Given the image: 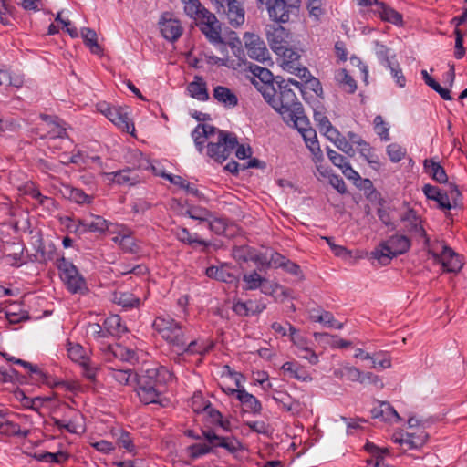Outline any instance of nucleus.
<instances>
[{
    "label": "nucleus",
    "mask_w": 467,
    "mask_h": 467,
    "mask_svg": "<svg viewBox=\"0 0 467 467\" xmlns=\"http://www.w3.org/2000/svg\"><path fill=\"white\" fill-rule=\"evenodd\" d=\"M192 138L200 153L206 144L207 155L218 162L224 161L237 146L234 134L220 130L210 124H198L192 132Z\"/></svg>",
    "instance_id": "f257e3e1"
},
{
    "label": "nucleus",
    "mask_w": 467,
    "mask_h": 467,
    "mask_svg": "<svg viewBox=\"0 0 467 467\" xmlns=\"http://www.w3.org/2000/svg\"><path fill=\"white\" fill-rule=\"evenodd\" d=\"M250 69L254 76L258 78L261 81V84L254 82V85L271 107L275 106V102L282 100V96L285 94V91H293L289 88L290 84L296 86L299 89L301 88V85L297 80L289 78L287 80L281 81L278 84V89H276L273 84V74L269 69L257 65L251 66Z\"/></svg>",
    "instance_id": "f03ea898"
},
{
    "label": "nucleus",
    "mask_w": 467,
    "mask_h": 467,
    "mask_svg": "<svg viewBox=\"0 0 467 467\" xmlns=\"http://www.w3.org/2000/svg\"><path fill=\"white\" fill-rule=\"evenodd\" d=\"M272 108L282 116L285 122L293 124L299 133L310 128L309 120L303 114L301 104L294 91H285L282 100L275 102Z\"/></svg>",
    "instance_id": "7ed1b4c3"
},
{
    "label": "nucleus",
    "mask_w": 467,
    "mask_h": 467,
    "mask_svg": "<svg viewBox=\"0 0 467 467\" xmlns=\"http://www.w3.org/2000/svg\"><path fill=\"white\" fill-rule=\"evenodd\" d=\"M154 375L156 380L154 383L140 381L137 390L140 400L144 404L161 403V390L159 389L160 385L171 381L174 378L173 373L167 368L159 367Z\"/></svg>",
    "instance_id": "20e7f679"
},
{
    "label": "nucleus",
    "mask_w": 467,
    "mask_h": 467,
    "mask_svg": "<svg viewBox=\"0 0 467 467\" xmlns=\"http://www.w3.org/2000/svg\"><path fill=\"white\" fill-rule=\"evenodd\" d=\"M411 243L408 237L395 234L380 243L372 252V256L380 264L387 265L393 257L406 253Z\"/></svg>",
    "instance_id": "39448f33"
},
{
    "label": "nucleus",
    "mask_w": 467,
    "mask_h": 467,
    "mask_svg": "<svg viewBox=\"0 0 467 467\" xmlns=\"http://www.w3.org/2000/svg\"><path fill=\"white\" fill-rule=\"evenodd\" d=\"M279 56L281 57V66L284 70L309 83L316 93H317L318 90H322L319 81L316 78H310L311 74L309 70L301 66L300 55L297 51L287 47L284 52H281Z\"/></svg>",
    "instance_id": "423d86ee"
},
{
    "label": "nucleus",
    "mask_w": 467,
    "mask_h": 467,
    "mask_svg": "<svg viewBox=\"0 0 467 467\" xmlns=\"http://www.w3.org/2000/svg\"><path fill=\"white\" fill-rule=\"evenodd\" d=\"M154 329L173 348L185 346L184 333L182 326L170 316H159L153 322Z\"/></svg>",
    "instance_id": "0eeeda50"
},
{
    "label": "nucleus",
    "mask_w": 467,
    "mask_h": 467,
    "mask_svg": "<svg viewBox=\"0 0 467 467\" xmlns=\"http://www.w3.org/2000/svg\"><path fill=\"white\" fill-rule=\"evenodd\" d=\"M188 16L194 19L202 34L212 33L211 29L220 22L214 14L206 9L199 0H182Z\"/></svg>",
    "instance_id": "6e6552de"
},
{
    "label": "nucleus",
    "mask_w": 467,
    "mask_h": 467,
    "mask_svg": "<svg viewBox=\"0 0 467 467\" xmlns=\"http://www.w3.org/2000/svg\"><path fill=\"white\" fill-rule=\"evenodd\" d=\"M57 267L60 278L72 294H84L88 290L85 279L70 261L61 257L57 261Z\"/></svg>",
    "instance_id": "1a4fd4ad"
},
{
    "label": "nucleus",
    "mask_w": 467,
    "mask_h": 467,
    "mask_svg": "<svg viewBox=\"0 0 467 467\" xmlns=\"http://www.w3.org/2000/svg\"><path fill=\"white\" fill-rule=\"evenodd\" d=\"M15 363L20 364L21 366L28 368V370L35 375V379L44 383L51 388H60L70 392H78L81 389V385L78 381L70 380H57L42 369L34 366L33 364L24 361L22 359H14Z\"/></svg>",
    "instance_id": "9d476101"
},
{
    "label": "nucleus",
    "mask_w": 467,
    "mask_h": 467,
    "mask_svg": "<svg viewBox=\"0 0 467 467\" xmlns=\"http://www.w3.org/2000/svg\"><path fill=\"white\" fill-rule=\"evenodd\" d=\"M66 220L70 223L67 224V227L78 234H84L86 232L104 233L109 230V226L111 225V223L102 216L93 213H90L89 216L85 219H79L78 221H74L69 217H67Z\"/></svg>",
    "instance_id": "9b49d317"
},
{
    "label": "nucleus",
    "mask_w": 467,
    "mask_h": 467,
    "mask_svg": "<svg viewBox=\"0 0 467 467\" xmlns=\"http://www.w3.org/2000/svg\"><path fill=\"white\" fill-rule=\"evenodd\" d=\"M423 193L429 199L436 202L438 207L442 210H451L452 203L457 204V202L461 198V192L456 186H451L449 192L441 191L438 187L431 184H425L423 186Z\"/></svg>",
    "instance_id": "f8f14e48"
},
{
    "label": "nucleus",
    "mask_w": 467,
    "mask_h": 467,
    "mask_svg": "<svg viewBox=\"0 0 467 467\" xmlns=\"http://www.w3.org/2000/svg\"><path fill=\"white\" fill-rule=\"evenodd\" d=\"M218 14H223L233 27L244 23V9L237 0H212Z\"/></svg>",
    "instance_id": "ddd939ff"
},
{
    "label": "nucleus",
    "mask_w": 467,
    "mask_h": 467,
    "mask_svg": "<svg viewBox=\"0 0 467 467\" xmlns=\"http://www.w3.org/2000/svg\"><path fill=\"white\" fill-rule=\"evenodd\" d=\"M98 109L122 131L132 133L135 130L134 125L124 109L111 107L102 102L98 105Z\"/></svg>",
    "instance_id": "4468645a"
},
{
    "label": "nucleus",
    "mask_w": 467,
    "mask_h": 467,
    "mask_svg": "<svg viewBox=\"0 0 467 467\" xmlns=\"http://www.w3.org/2000/svg\"><path fill=\"white\" fill-rule=\"evenodd\" d=\"M244 41L247 55L250 58L261 63H271L270 53L265 41L258 35L245 33Z\"/></svg>",
    "instance_id": "2eb2a0df"
},
{
    "label": "nucleus",
    "mask_w": 467,
    "mask_h": 467,
    "mask_svg": "<svg viewBox=\"0 0 467 467\" xmlns=\"http://www.w3.org/2000/svg\"><path fill=\"white\" fill-rule=\"evenodd\" d=\"M265 35L271 49L276 55H281V52L289 47L291 34L282 26L268 25Z\"/></svg>",
    "instance_id": "dca6fc26"
},
{
    "label": "nucleus",
    "mask_w": 467,
    "mask_h": 467,
    "mask_svg": "<svg viewBox=\"0 0 467 467\" xmlns=\"http://www.w3.org/2000/svg\"><path fill=\"white\" fill-rule=\"evenodd\" d=\"M54 425L61 431L69 433L84 431L83 416L75 410L68 409L61 419L54 418Z\"/></svg>",
    "instance_id": "f3484780"
},
{
    "label": "nucleus",
    "mask_w": 467,
    "mask_h": 467,
    "mask_svg": "<svg viewBox=\"0 0 467 467\" xmlns=\"http://www.w3.org/2000/svg\"><path fill=\"white\" fill-rule=\"evenodd\" d=\"M429 439V434L423 428H418L414 431L406 432L401 436L396 437L394 441L399 443L404 451L418 450L424 446Z\"/></svg>",
    "instance_id": "a211bd4d"
},
{
    "label": "nucleus",
    "mask_w": 467,
    "mask_h": 467,
    "mask_svg": "<svg viewBox=\"0 0 467 467\" xmlns=\"http://www.w3.org/2000/svg\"><path fill=\"white\" fill-rule=\"evenodd\" d=\"M161 36L170 42L176 41L182 34V27L172 14L164 13L159 21Z\"/></svg>",
    "instance_id": "6ab92c4d"
},
{
    "label": "nucleus",
    "mask_w": 467,
    "mask_h": 467,
    "mask_svg": "<svg viewBox=\"0 0 467 467\" xmlns=\"http://www.w3.org/2000/svg\"><path fill=\"white\" fill-rule=\"evenodd\" d=\"M432 256L438 260L445 271L456 273L462 267L460 255L447 245H442L441 252H433Z\"/></svg>",
    "instance_id": "aec40b11"
},
{
    "label": "nucleus",
    "mask_w": 467,
    "mask_h": 467,
    "mask_svg": "<svg viewBox=\"0 0 467 467\" xmlns=\"http://www.w3.org/2000/svg\"><path fill=\"white\" fill-rule=\"evenodd\" d=\"M202 435L213 446L225 449L230 453H235L244 449L241 441L235 437L217 435L213 431H203Z\"/></svg>",
    "instance_id": "412c9836"
},
{
    "label": "nucleus",
    "mask_w": 467,
    "mask_h": 467,
    "mask_svg": "<svg viewBox=\"0 0 467 467\" xmlns=\"http://www.w3.org/2000/svg\"><path fill=\"white\" fill-rule=\"evenodd\" d=\"M262 5H265L271 20L277 23H286L289 20L291 6L281 0H257Z\"/></svg>",
    "instance_id": "4be33fe9"
},
{
    "label": "nucleus",
    "mask_w": 467,
    "mask_h": 467,
    "mask_svg": "<svg viewBox=\"0 0 467 467\" xmlns=\"http://www.w3.org/2000/svg\"><path fill=\"white\" fill-rule=\"evenodd\" d=\"M287 326L291 341L296 347L297 350L299 352L309 353V356H302V358L306 359L312 365L317 364L319 361L318 356L309 348L306 337L300 335L291 324H287Z\"/></svg>",
    "instance_id": "5701e85b"
},
{
    "label": "nucleus",
    "mask_w": 467,
    "mask_h": 467,
    "mask_svg": "<svg viewBox=\"0 0 467 467\" xmlns=\"http://www.w3.org/2000/svg\"><path fill=\"white\" fill-rule=\"evenodd\" d=\"M271 398L285 411L296 414L301 410L300 402L284 389H273Z\"/></svg>",
    "instance_id": "b1692460"
},
{
    "label": "nucleus",
    "mask_w": 467,
    "mask_h": 467,
    "mask_svg": "<svg viewBox=\"0 0 467 467\" xmlns=\"http://www.w3.org/2000/svg\"><path fill=\"white\" fill-rule=\"evenodd\" d=\"M99 348L102 352L109 356V358L111 356L113 358L128 362H131L136 359V353L134 350L119 344H106L101 341Z\"/></svg>",
    "instance_id": "393cba45"
},
{
    "label": "nucleus",
    "mask_w": 467,
    "mask_h": 467,
    "mask_svg": "<svg viewBox=\"0 0 467 467\" xmlns=\"http://www.w3.org/2000/svg\"><path fill=\"white\" fill-rule=\"evenodd\" d=\"M404 229L417 237H425L426 233L421 225V220L415 211L407 210L400 217Z\"/></svg>",
    "instance_id": "a878e982"
},
{
    "label": "nucleus",
    "mask_w": 467,
    "mask_h": 467,
    "mask_svg": "<svg viewBox=\"0 0 467 467\" xmlns=\"http://www.w3.org/2000/svg\"><path fill=\"white\" fill-rule=\"evenodd\" d=\"M0 435L25 439L29 431L21 427L16 420L0 417Z\"/></svg>",
    "instance_id": "bb28decb"
},
{
    "label": "nucleus",
    "mask_w": 467,
    "mask_h": 467,
    "mask_svg": "<svg viewBox=\"0 0 467 467\" xmlns=\"http://www.w3.org/2000/svg\"><path fill=\"white\" fill-rule=\"evenodd\" d=\"M109 182L123 186L134 185L139 182V177L130 169H124L119 171L107 172L104 174Z\"/></svg>",
    "instance_id": "cd10ccee"
},
{
    "label": "nucleus",
    "mask_w": 467,
    "mask_h": 467,
    "mask_svg": "<svg viewBox=\"0 0 467 467\" xmlns=\"http://www.w3.org/2000/svg\"><path fill=\"white\" fill-rule=\"evenodd\" d=\"M237 400L241 402L245 411L259 415L263 410L261 401L253 394L247 392L244 388L237 391Z\"/></svg>",
    "instance_id": "c85d7f7f"
},
{
    "label": "nucleus",
    "mask_w": 467,
    "mask_h": 467,
    "mask_svg": "<svg viewBox=\"0 0 467 467\" xmlns=\"http://www.w3.org/2000/svg\"><path fill=\"white\" fill-rule=\"evenodd\" d=\"M375 13L378 14L382 21L391 23L395 26H402V15L385 4L384 2L376 3Z\"/></svg>",
    "instance_id": "c756f323"
},
{
    "label": "nucleus",
    "mask_w": 467,
    "mask_h": 467,
    "mask_svg": "<svg viewBox=\"0 0 467 467\" xmlns=\"http://www.w3.org/2000/svg\"><path fill=\"white\" fill-rule=\"evenodd\" d=\"M372 417L388 422H399L400 417L395 409L389 402H381L373 408Z\"/></svg>",
    "instance_id": "7c9ffc66"
},
{
    "label": "nucleus",
    "mask_w": 467,
    "mask_h": 467,
    "mask_svg": "<svg viewBox=\"0 0 467 467\" xmlns=\"http://www.w3.org/2000/svg\"><path fill=\"white\" fill-rule=\"evenodd\" d=\"M214 99L225 108H234L238 104L237 96L228 88L217 86L213 88Z\"/></svg>",
    "instance_id": "2f4dec72"
},
{
    "label": "nucleus",
    "mask_w": 467,
    "mask_h": 467,
    "mask_svg": "<svg viewBox=\"0 0 467 467\" xmlns=\"http://www.w3.org/2000/svg\"><path fill=\"white\" fill-rule=\"evenodd\" d=\"M187 90L192 98L199 101H207L209 99L206 82L200 76L194 77L193 81L188 85Z\"/></svg>",
    "instance_id": "473e14b6"
},
{
    "label": "nucleus",
    "mask_w": 467,
    "mask_h": 467,
    "mask_svg": "<svg viewBox=\"0 0 467 467\" xmlns=\"http://www.w3.org/2000/svg\"><path fill=\"white\" fill-rule=\"evenodd\" d=\"M212 33L203 34L211 44H213L222 55L221 57H230L228 52V45L222 38L221 23L211 29Z\"/></svg>",
    "instance_id": "72a5a7b5"
},
{
    "label": "nucleus",
    "mask_w": 467,
    "mask_h": 467,
    "mask_svg": "<svg viewBox=\"0 0 467 467\" xmlns=\"http://www.w3.org/2000/svg\"><path fill=\"white\" fill-rule=\"evenodd\" d=\"M334 376L337 379H344L353 382H364L363 372L356 367L348 364L343 365L341 368L335 369Z\"/></svg>",
    "instance_id": "f704fd0d"
},
{
    "label": "nucleus",
    "mask_w": 467,
    "mask_h": 467,
    "mask_svg": "<svg viewBox=\"0 0 467 467\" xmlns=\"http://www.w3.org/2000/svg\"><path fill=\"white\" fill-rule=\"evenodd\" d=\"M243 281L244 283V290H256L261 288L263 293H269V291L265 286V283H266L267 280L265 277H262L256 271L244 274L243 276Z\"/></svg>",
    "instance_id": "c9c22d12"
},
{
    "label": "nucleus",
    "mask_w": 467,
    "mask_h": 467,
    "mask_svg": "<svg viewBox=\"0 0 467 467\" xmlns=\"http://www.w3.org/2000/svg\"><path fill=\"white\" fill-rule=\"evenodd\" d=\"M265 308V304H257L253 301L242 302L237 301L234 303L233 310L241 317H246L261 313Z\"/></svg>",
    "instance_id": "e433bc0d"
},
{
    "label": "nucleus",
    "mask_w": 467,
    "mask_h": 467,
    "mask_svg": "<svg viewBox=\"0 0 467 467\" xmlns=\"http://www.w3.org/2000/svg\"><path fill=\"white\" fill-rule=\"evenodd\" d=\"M281 369L284 373L288 374L290 378L299 381L309 382L312 380L310 374L297 363L285 362L282 365Z\"/></svg>",
    "instance_id": "4c0bfd02"
},
{
    "label": "nucleus",
    "mask_w": 467,
    "mask_h": 467,
    "mask_svg": "<svg viewBox=\"0 0 467 467\" xmlns=\"http://www.w3.org/2000/svg\"><path fill=\"white\" fill-rule=\"evenodd\" d=\"M43 119L48 128V134L51 139L64 138L67 136L66 123L57 117L45 116Z\"/></svg>",
    "instance_id": "58836bf2"
},
{
    "label": "nucleus",
    "mask_w": 467,
    "mask_h": 467,
    "mask_svg": "<svg viewBox=\"0 0 467 467\" xmlns=\"http://www.w3.org/2000/svg\"><path fill=\"white\" fill-rule=\"evenodd\" d=\"M213 347V342L204 340H192L188 345L185 344L182 348H177L178 350L182 351V354H198L204 355L209 352Z\"/></svg>",
    "instance_id": "ea45409f"
},
{
    "label": "nucleus",
    "mask_w": 467,
    "mask_h": 467,
    "mask_svg": "<svg viewBox=\"0 0 467 467\" xmlns=\"http://www.w3.org/2000/svg\"><path fill=\"white\" fill-rule=\"evenodd\" d=\"M173 234L177 240L188 245L193 246L194 244H200L205 247L210 245L209 242L199 239L196 234H192L189 230L184 227H177L173 230Z\"/></svg>",
    "instance_id": "a19ab883"
},
{
    "label": "nucleus",
    "mask_w": 467,
    "mask_h": 467,
    "mask_svg": "<svg viewBox=\"0 0 467 467\" xmlns=\"http://www.w3.org/2000/svg\"><path fill=\"white\" fill-rule=\"evenodd\" d=\"M205 273L208 277L225 283H232L235 280V276L226 265H212L206 269Z\"/></svg>",
    "instance_id": "79ce46f5"
},
{
    "label": "nucleus",
    "mask_w": 467,
    "mask_h": 467,
    "mask_svg": "<svg viewBox=\"0 0 467 467\" xmlns=\"http://www.w3.org/2000/svg\"><path fill=\"white\" fill-rule=\"evenodd\" d=\"M103 326L107 335L117 337L126 331V327L121 323V318L119 315H111L108 317Z\"/></svg>",
    "instance_id": "37998d69"
},
{
    "label": "nucleus",
    "mask_w": 467,
    "mask_h": 467,
    "mask_svg": "<svg viewBox=\"0 0 467 467\" xmlns=\"http://www.w3.org/2000/svg\"><path fill=\"white\" fill-rule=\"evenodd\" d=\"M67 352L68 358L78 365L89 359L88 351L78 343L68 341L67 343Z\"/></svg>",
    "instance_id": "c03bdc74"
},
{
    "label": "nucleus",
    "mask_w": 467,
    "mask_h": 467,
    "mask_svg": "<svg viewBox=\"0 0 467 467\" xmlns=\"http://www.w3.org/2000/svg\"><path fill=\"white\" fill-rule=\"evenodd\" d=\"M423 165L426 172L429 173L433 180L440 183L447 182L448 178L445 170L438 162L433 160H425Z\"/></svg>",
    "instance_id": "a18cd8bd"
},
{
    "label": "nucleus",
    "mask_w": 467,
    "mask_h": 467,
    "mask_svg": "<svg viewBox=\"0 0 467 467\" xmlns=\"http://www.w3.org/2000/svg\"><path fill=\"white\" fill-rule=\"evenodd\" d=\"M335 78L339 86L348 93H354L357 90V83L355 79L346 69H339L336 73Z\"/></svg>",
    "instance_id": "49530a36"
},
{
    "label": "nucleus",
    "mask_w": 467,
    "mask_h": 467,
    "mask_svg": "<svg viewBox=\"0 0 467 467\" xmlns=\"http://www.w3.org/2000/svg\"><path fill=\"white\" fill-rule=\"evenodd\" d=\"M80 33L85 45L89 48V50L93 54H99L101 52V47L98 44L97 33L88 27H83Z\"/></svg>",
    "instance_id": "de8ad7c7"
},
{
    "label": "nucleus",
    "mask_w": 467,
    "mask_h": 467,
    "mask_svg": "<svg viewBox=\"0 0 467 467\" xmlns=\"http://www.w3.org/2000/svg\"><path fill=\"white\" fill-rule=\"evenodd\" d=\"M113 300L123 307H134L140 305V298L130 292L119 291L114 294Z\"/></svg>",
    "instance_id": "09e8293b"
},
{
    "label": "nucleus",
    "mask_w": 467,
    "mask_h": 467,
    "mask_svg": "<svg viewBox=\"0 0 467 467\" xmlns=\"http://www.w3.org/2000/svg\"><path fill=\"white\" fill-rule=\"evenodd\" d=\"M422 78L427 86L435 90L443 99L451 100L452 98L451 96L450 90L448 88H442L435 79H433L427 70H421Z\"/></svg>",
    "instance_id": "8fccbe9b"
},
{
    "label": "nucleus",
    "mask_w": 467,
    "mask_h": 467,
    "mask_svg": "<svg viewBox=\"0 0 467 467\" xmlns=\"http://www.w3.org/2000/svg\"><path fill=\"white\" fill-rule=\"evenodd\" d=\"M109 375L120 385H129L135 379V375L130 368H109Z\"/></svg>",
    "instance_id": "3c124183"
},
{
    "label": "nucleus",
    "mask_w": 467,
    "mask_h": 467,
    "mask_svg": "<svg viewBox=\"0 0 467 467\" xmlns=\"http://www.w3.org/2000/svg\"><path fill=\"white\" fill-rule=\"evenodd\" d=\"M184 214L190 217L192 220H196L199 222H207L210 218H212V213L206 208L201 206L192 205L189 206Z\"/></svg>",
    "instance_id": "603ef678"
},
{
    "label": "nucleus",
    "mask_w": 467,
    "mask_h": 467,
    "mask_svg": "<svg viewBox=\"0 0 467 467\" xmlns=\"http://www.w3.org/2000/svg\"><path fill=\"white\" fill-rule=\"evenodd\" d=\"M372 368L375 369H386L391 368V358L390 356L384 351H379L376 354L372 355Z\"/></svg>",
    "instance_id": "864d4df0"
},
{
    "label": "nucleus",
    "mask_w": 467,
    "mask_h": 467,
    "mask_svg": "<svg viewBox=\"0 0 467 467\" xmlns=\"http://www.w3.org/2000/svg\"><path fill=\"white\" fill-rule=\"evenodd\" d=\"M387 153L389 160L396 163L405 157L407 150L398 143H391L387 146Z\"/></svg>",
    "instance_id": "5fc2aeb1"
},
{
    "label": "nucleus",
    "mask_w": 467,
    "mask_h": 467,
    "mask_svg": "<svg viewBox=\"0 0 467 467\" xmlns=\"http://www.w3.org/2000/svg\"><path fill=\"white\" fill-rule=\"evenodd\" d=\"M68 192V198L78 204L90 203L92 197L86 194L81 189L78 188H67Z\"/></svg>",
    "instance_id": "6e6d98bb"
},
{
    "label": "nucleus",
    "mask_w": 467,
    "mask_h": 467,
    "mask_svg": "<svg viewBox=\"0 0 467 467\" xmlns=\"http://www.w3.org/2000/svg\"><path fill=\"white\" fill-rule=\"evenodd\" d=\"M189 456L195 460L212 451V447L205 443H195L187 448Z\"/></svg>",
    "instance_id": "4d7b16f0"
},
{
    "label": "nucleus",
    "mask_w": 467,
    "mask_h": 467,
    "mask_svg": "<svg viewBox=\"0 0 467 467\" xmlns=\"http://www.w3.org/2000/svg\"><path fill=\"white\" fill-rule=\"evenodd\" d=\"M374 51L379 62L385 67H390L389 49L383 44L375 41Z\"/></svg>",
    "instance_id": "13d9d810"
},
{
    "label": "nucleus",
    "mask_w": 467,
    "mask_h": 467,
    "mask_svg": "<svg viewBox=\"0 0 467 467\" xmlns=\"http://www.w3.org/2000/svg\"><path fill=\"white\" fill-rule=\"evenodd\" d=\"M274 263L275 265H278L279 266H282L284 268H285V270L295 275H299L300 273V267L295 264V263H292L290 261H285V258L279 254H275L272 255V258H271Z\"/></svg>",
    "instance_id": "bf43d9fd"
},
{
    "label": "nucleus",
    "mask_w": 467,
    "mask_h": 467,
    "mask_svg": "<svg viewBox=\"0 0 467 467\" xmlns=\"http://www.w3.org/2000/svg\"><path fill=\"white\" fill-rule=\"evenodd\" d=\"M374 130L375 132L380 137L382 140H389V128L383 120V118L380 115H378L375 117L374 121Z\"/></svg>",
    "instance_id": "052dcab7"
},
{
    "label": "nucleus",
    "mask_w": 467,
    "mask_h": 467,
    "mask_svg": "<svg viewBox=\"0 0 467 467\" xmlns=\"http://www.w3.org/2000/svg\"><path fill=\"white\" fill-rule=\"evenodd\" d=\"M314 337L316 339L322 338V337L330 338L331 340L328 341V343L331 345L332 348H345L351 346L350 341L344 340L342 338H339L338 337L330 336L327 333L315 332Z\"/></svg>",
    "instance_id": "680f3d73"
},
{
    "label": "nucleus",
    "mask_w": 467,
    "mask_h": 467,
    "mask_svg": "<svg viewBox=\"0 0 467 467\" xmlns=\"http://www.w3.org/2000/svg\"><path fill=\"white\" fill-rule=\"evenodd\" d=\"M150 167L156 175L165 178L171 183H172L182 189H183L184 186H188V182L186 180H184L182 177H181L179 175H172L170 173H166L164 171H158L152 164H150Z\"/></svg>",
    "instance_id": "e2e57ef3"
},
{
    "label": "nucleus",
    "mask_w": 467,
    "mask_h": 467,
    "mask_svg": "<svg viewBox=\"0 0 467 467\" xmlns=\"http://www.w3.org/2000/svg\"><path fill=\"white\" fill-rule=\"evenodd\" d=\"M87 335L93 337L94 339L100 341L108 337L104 326L101 327L98 323H89L87 326Z\"/></svg>",
    "instance_id": "0e129e2a"
},
{
    "label": "nucleus",
    "mask_w": 467,
    "mask_h": 467,
    "mask_svg": "<svg viewBox=\"0 0 467 467\" xmlns=\"http://www.w3.org/2000/svg\"><path fill=\"white\" fill-rule=\"evenodd\" d=\"M4 262L10 266L19 267L26 264V260L23 255V250L20 249L17 252L5 255Z\"/></svg>",
    "instance_id": "69168bd1"
},
{
    "label": "nucleus",
    "mask_w": 467,
    "mask_h": 467,
    "mask_svg": "<svg viewBox=\"0 0 467 467\" xmlns=\"http://www.w3.org/2000/svg\"><path fill=\"white\" fill-rule=\"evenodd\" d=\"M46 399L41 397L29 398L25 396L22 393V398L20 399L21 404L23 407L26 409L33 410L35 411H38L41 406L43 405Z\"/></svg>",
    "instance_id": "338daca9"
},
{
    "label": "nucleus",
    "mask_w": 467,
    "mask_h": 467,
    "mask_svg": "<svg viewBox=\"0 0 467 467\" xmlns=\"http://www.w3.org/2000/svg\"><path fill=\"white\" fill-rule=\"evenodd\" d=\"M209 229L216 234H223L226 230V221L223 218L213 217L207 220Z\"/></svg>",
    "instance_id": "774afa93"
}]
</instances>
